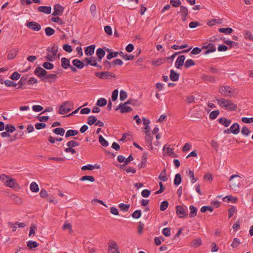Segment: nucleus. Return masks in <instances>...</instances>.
<instances>
[{"instance_id": "1", "label": "nucleus", "mask_w": 253, "mask_h": 253, "mask_svg": "<svg viewBox=\"0 0 253 253\" xmlns=\"http://www.w3.org/2000/svg\"><path fill=\"white\" fill-rule=\"evenodd\" d=\"M218 104L222 108L230 111H235L237 109V105L230 100L224 98L216 99Z\"/></svg>"}, {"instance_id": "2", "label": "nucleus", "mask_w": 253, "mask_h": 253, "mask_svg": "<svg viewBox=\"0 0 253 253\" xmlns=\"http://www.w3.org/2000/svg\"><path fill=\"white\" fill-rule=\"evenodd\" d=\"M73 109V104L69 101L64 102L59 109L58 113L64 115L68 113Z\"/></svg>"}, {"instance_id": "3", "label": "nucleus", "mask_w": 253, "mask_h": 253, "mask_svg": "<svg viewBox=\"0 0 253 253\" xmlns=\"http://www.w3.org/2000/svg\"><path fill=\"white\" fill-rule=\"evenodd\" d=\"M95 76L102 80H107L110 79V77L116 78L115 74L108 71L103 72H96L94 73Z\"/></svg>"}, {"instance_id": "4", "label": "nucleus", "mask_w": 253, "mask_h": 253, "mask_svg": "<svg viewBox=\"0 0 253 253\" xmlns=\"http://www.w3.org/2000/svg\"><path fill=\"white\" fill-rule=\"evenodd\" d=\"M235 89L230 86H221L219 87L218 91L222 95L226 96H230V93L235 92Z\"/></svg>"}, {"instance_id": "5", "label": "nucleus", "mask_w": 253, "mask_h": 253, "mask_svg": "<svg viewBox=\"0 0 253 253\" xmlns=\"http://www.w3.org/2000/svg\"><path fill=\"white\" fill-rule=\"evenodd\" d=\"M203 49H206L204 51V54L207 55L210 53L216 51V47L212 42H210L207 44V42L204 43V45L202 46Z\"/></svg>"}, {"instance_id": "6", "label": "nucleus", "mask_w": 253, "mask_h": 253, "mask_svg": "<svg viewBox=\"0 0 253 253\" xmlns=\"http://www.w3.org/2000/svg\"><path fill=\"white\" fill-rule=\"evenodd\" d=\"M176 214L179 218H183L188 214V211L186 207L184 208L182 206L178 205L175 208Z\"/></svg>"}, {"instance_id": "7", "label": "nucleus", "mask_w": 253, "mask_h": 253, "mask_svg": "<svg viewBox=\"0 0 253 253\" xmlns=\"http://www.w3.org/2000/svg\"><path fill=\"white\" fill-rule=\"evenodd\" d=\"M34 74L41 78L42 81H45V78L47 72L41 67H37L34 71Z\"/></svg>"}, {"instance_id": "8", "label": "nucleus", "mask_w": 253, "mask_h": 253, "mask_svg": "<svg viewBox=\"0 0 253 253\" xmlns=\"http://www.w3.org/2000/svg\"><path fill=\"white\" fill-rule=\"evenodd\" d=\"M109 253H120L118 245L115 241H110L108 244Z\"/></svg>"}, {"instance_id": "9", "label": "nucleus", "mask_w": 253, "mask_h": 253, "mask_svg": "<svg viewBox=\"0 0 253 253\" xmlns=\"http://www.w3.org/2000/svg\"><path fill=\"white\" fill-rule=\"evenodd\" d=\"M26 26L29 29L36 32L39 31L42 28L41 25L35 21H27Z\"/></svg>"}, {"instance_id": "10", "label": "nucleus", "mask_w": 253, "mask_h": 253, "mask_svg": "<svg viewBox=\"0 0 253 253\" xmlns=\"http://www.w3.org/2000/svg\"><path fill=\"white\" fill-rule=\"evenodd\" d=\"M54 11L52 15L58 16L62 15L65 8L60 4H55L53 6Z\"/></svg>"}, {"instance_id": "11", "label": "nucleus", "mask_w": 253, "mask_h": 253, "mask_svg": "<svg viewBox=\"0 0 253 253\" xmlns=\"http://www.w3.org/2000/svg\"><path fill=\"white\" fill-rule=\"evenodd\" d=\"M84 62H85L84 66H87L90 65L92 66H97V60L93 57H86L85 58L84 60Z\"/></svg>"}, {"instance_id": "12", "label": "nucleus", "mask_w": 253, "mask_h": 253, "mask_svg": "<svg viewBox=\"0 0 253 253\" xmlns=\"http://www.w3.org/2000/svg\"><path fill=\"white\" fill-rule=\"evenodd\" d=\"M119 109H120V112L121 113H129L130 112L132 109L129 106H127L124 104H120L118 107L115 109V111H117Z\"/></svg>"}, {"instance_id": "13", "label": "nucleus", "mask_w": 253, "mask_h": 253, "mask_svg": "<svg viewBox=\"0 0 253 253\" xmlns=\"http://www.w3.org/2000/svg\"><path fill=\"white\" fill-rule=\"evenodd\" d=\"M185 57L184 55H180L175 62V66L177 69H180L184 64Z\"/></svg>"}, {"instance_id": "14", "label": "nucleus", "mask_w": 253, "mask_h": 253, "mask_svg": "<svg viewBox=\"0 0 253 253\" xmlns=\"http://www.w3.org/2000/svg\"><path fill=\"white\" fill-rule=\"evenodd\" d=\"M54 72L56 73V74H47V75L45 76V78H44L45 80V82L54 83L56 81V80L57 79V74L58 73V72H56L55 71Z\"/></svg>"}, {"instance_id": "15", "label": "nucleus", "mask_w": 253, "mask_h": 253, "mask_svg": "<svg viewBox=\"0 0 253 253\" xmlns=\"http://www.w3.org/2000/svg\"><path fill=\"white\" fill-rule=\"evenodd\" d=\"M39 12L45 14H50L51 12V7L50 6H40L38 8Z\"/></svg>"}, {"instance_id": "16", "label": "nucleus", "mask_w": 253, "mask_h": 253, "mask_svg": "<svg viewBox=\"0 0 253 253\" xmlns=\"http://www.w3.org/2000/svg\"><path fill=\"white\" fill-rule=\"evenodd\" d=\"M95 48V46L94 44L87 46L84 49L85 55L87 56L92 55L94 52Z\"/></svg>"}, {"instance_id": "17", "label": "nucleus", "mask_w": 253, "mask_h": 253, "mask_svg": "<svg viewBox=\"0 0 253 253\" xmlns=\"http://www.w3.org/2000/svg\"><path fill=\"white\" fill-rule=\"evenodd\" d=\"M231 133L237 134L240 132V126L237 123H234L230 127Z\"/></svg>"}, {"instance_id": "18", "label": "nucleus", "mask_w": 253, "mask_h": 253, "mask_svg": "<svg viewBox=\"0 0 253 253\" xmlns=\"http://www.w3.org/2000/svg\"><path fill=\"white\" fill-rule=\"evenodd\" d=\"M72 63L74 66L79 69H81L84 66V63L79 59H75L72 61Z\"/></svg>"}, {"instance_id": "19", "label": "nucleus", "mask_w": 253, "mask_h": 253, "mask_svg": "<svg viewBox=\"0 0 253 253\" xmlns=\"http://www.w3.org/2000/svg\"><path fill=\"white\" fill-rule=\"evenodd\" d=\"M180 75L173 70L170 71L169 78L172 82H176L178 80Z\"/></svg>"}, {"instance_id": "20", "label": "nucleus", "mask_w": 253, "mask_h": 253, "mask_svg": "<svg viewBox=\"0 0 253 253\" xmlns=\"http://www.w3.org/2000/svg\"><path fill=\"white\" fill-rule=\"evenodd\" d=\"M96 54L97 56V59L96 60L99 62H100L101 59L105 55V51L103 48H99L96 50Z\"/></svg>"}, {"instance_id": "21", "label": "nucleus", "mask_w": 253, "mask_h": 253, "mask_svg": "<svg viewBox=\"0 0 253 253\" xmlns=\"http://www.w3.org/2000/svg\"><path fill=\"white\" fill-rule=\"evenodd\" d=\"M201 79L205 81H207L211 83H215L216 82L214 77L208 74H203L201 77Z\"/></svg>"}, {"instance_id": "22", "label": "nucleus", "mask_w": 253, "mask_h": 253, "mask_svg": "<svg viewBox=\"0 0 253 253\" xmlns=\"http://www.w3.org/2000/svg\"><path fill=\"white\" fill-rule=\"evenodd\" d=\"M223 201L225 202H231L233 203H236L238 202V199L236 197H234L231 195L225 196L223 198Z\"/></svg>"}, {"instance_id": "23", "label": "nucleus", "mask_w": 253, "mask_h": 253, "mask_svg": "<svg viewBox=\"0 0 253 253\" xmlns=\"http://www.w3.org/2000/svg\"><path fill=\"white\" fill-rule=\"evenodd\" d=\"M84 250L88 252V253H92V252H95V250L93 248V245L89 242H87L85 243L84 245Z\"/></svg>"}, {"instance_id": "24", "label": "nucleus", "mask_w": 253, "mask_h": 253, "mask_svg": "<svg viewBox=\"0 0 253 253\" xmlns=\"http://www.w3.org/2000/svg\"><path fill=\"white\" fill-rule=\"evenodd\" d=\"M61 66L64 69H67L69 68L71 64L70 63V59H67L65 57L62 58L61 60Z\"/></svg>"}, {"instance_id": "25", "label": "nucleus", "mask_w": 253, "mask_h": 253, "mask_svg": "<svg viewBox=\"0 0 253 253\" xmlns=\"http://www.w3.org/2000/svg\"><path fill=\"white\" fill-rule=\"evenodd\" d=\"M18 52V50L12 48L8 52L7 55V59L8 60H12L14 59L16 56L17 55V54Z\"/></svg>"}, {"instance_id": "26", "label": "nucleus", "mask_w": 253, "mask_h": 253, "mask_svg": "<svg viewBox=\"0 0 253 253\" xmlns=\"http://www.w3.org/2000/svg\"><path fill=\"white\" fill-rule=\"evenodd\" d=\"M219 123L225 127H228L231 123V120H228L225 118H221L218 120Z\"/></svg>"}, {"instance_id": "27", "label": "nucleus", "mask_w": 253, "mask_h": 253, "mask_svg": "<svg viewBox=\"0 0 253 253\" xmlns=\"http://www.w3.org/2000/svg\"><path fill=\"white\" fill-rule=\"evenodd\" d=\"M15 184H16L15 180L13 178H9L8 179H7L5 182V185L7 187H9L10 188H14Z\"/></svg>"}, {"instance_id": "28", "label": "nucleus", "mask_w": 253, "mask_h": 253, "mask_svg": "<svg viewBox=\"0 0 253 253\" xmlns=\"http://www.w3.org/2000/svg\"><path fill=\"white\" fill-rule=\"evenodd\" d=\"M202 244V240L200 238L194 239L191 243V246L194 248H197Z\"/></svg>"}, {"instance_id": "29", "label": "nucleus", "mask_w": 253, "mask_h": 253, "mask_svg": "<svg viewBox=\"0 0 253 253\" xmlns=\"http://www.w3.org/2000/svg\"><path fill=\"white\" fill-rule=\"evenodd\" d=\"M189 209L190 210L189 217L190 218L194 217L196 216L197 212V209L193 206H190Z\"/></svg>"}, {"instance_id": "30", "label": "nucleus", "mask_w": 253, "mask_h": 253, "mask_svg": "<svg viewBox=\"0 0 253 253\" xmlns=\"http://www.w3.org/2000/svg\"><path fill=\"white\" fill-rule=\"evenodd\" d=\"M79 132L77 130L74 129H69L67 131L65 134V137L68 138L70 136H73L77 135L78 134Z\"/></svg>"}, {"instance_id": "31", "label": "nucleus", "mask_w": 253, "mask_h": 253, "mask_svg": "<svg viewBox=\"0 0 253 253\" xmlns=\"http://www.w3.org/2000/svg\"><path fill=\"white\" fill-rule=\"evenodd\" d=\"M222 40L223 41V42L226 43L228 45H229L230 48H231L232 47H233L234 46H238V44H239V43L238 42H235L233 41H231L230 40H226L225 38H223Z\"/></svg>"}, {"instance_id": "32", "label": "nucleus", "mask_w": 253, "mask_h": 253, "mask_svg": "<svg viewBox=\"0 0 253 253\" xmlns=\"http://www.w3.org/2000/svg\"><path fill=\"white\" fill-rule=\"evenodd\" d=\"M181 181L182 178L181 175L179 173L176 174L174 179V184L178 186L181 183Z\"/></svg>"}, {"instance_id": "33", "label": "nucleus", "mask_w": 253, "mask_h": 253, "mask_svg": "<svg viewBox=\"0 0 253 253\" xmlns=\"http://www.w3.org/2000/svg\"><path fill=\"white\" fill-rule=\"evenodd\" d=\"M159 179L163 181H167L168 179L166 176V169H164L159 176Z\"/></svg>"}, {"instance_id": "34", "label": "nucleus", "mask_w": 253, "mask_h": 253, "mask_svg": "<svg viewBox=\"0 0 253 253\" xmlns=\"http://www.w3.org/2000/svg\"><path fill=\"white\" fill-rule=\"evenodd\" d=\"M109 60L106 59L103 62V65L104 66V70L108 71L111 68L112 66V62L109 61Z\"/></svg>"}, {"instance_id": "35", "label": "nucleus", "mask_w": 253, "mask_h": 253, "mask_svg": "<svg viewBox=\"0 0 253 253\" xmlns=\"http://www.w3.org/2000/svg\"><path fill=\"white\" fill-rule=\"evenodd\" d=\"M53 132L57 135L63 136L65 133V130L62 127H57L53 130Z\"/></svg>"}, {"instance_id": "36", "label": "nucleus", "mask_w": 253, "mask_h": 253, "mask_svg": "<svg viewBox=\"0 0 253 253\" xmlns=\"http://www.w3.org/2000/svg\"><path fill=\"white\" fill-rule=\"evenodd\" d=\"M218 31L220 33H223L227 35H229L231 34L233 30L231 28H219L218 29Z\"/></svg>"}, {"instance_id": "37", "label": "nucleus", "mask_w": 253, "mask_h": 253, "mask_svg": "<svg viewBox=\"0 0 253 253\" xmlns=\"http://www.w3.org/2000/svg\"><path fill=\"white\" fill-rule=\"evenodd\" d=\"M120 210L122 211H128L130 205L129 204H125L124 203H121L118 206Z\"/></svg>"}, {"instance_id": "38", "label": "nucleus", "mask_w": 253, "mask_h": 253, "mask_svg": "<svg viewBox=\"0 0 253 253\" xmlns=\"http://www.w3.org/2000/svg\"><path fill=\"white\" fill-rule=\"evenodd\" d=\"M30 189L31 191L35 193L38 192L40 190L38 184L35 182H32L30 184Z\"/></svg>"}, {"instance_id": "39", "label": "nucleus", "mask_w": 253, "mask_h": 253, "mask_svg": "<svg viewBox=\"0 0 253 253\" xmlns=\"http://www.w3.org/2000/svg\"><path fill=\"white\" fill-rule=\"evenodd\" d=\"M97 121V118L94 116H89L87 118V124L90 126L95 124Z\"/></svg>"}, {"instance_id": "40", "label": "nucleus", "mask_w": 253, "mask_h": 253, "mask_svg": "<svg viewBox=\"0 0 253 253\" xmlns=\"http://www.w3.org/2000/svg\"><path fill=\"white\" fill-rule=\"evenodd\" d=\"M98 139L99 143L104 147H107L109 145L108 141L104 139V138L100 135L98 136Z\"/></svg>"}, {"instance_id": "41", "label": "nucleus", "mask_w": 253, "mask_h": 253, "mask_svg": "<svg viewBox=\"0 0 253 253\" xmlns=\"http://www.w3.org/2000/svg\"><path fill=\"white\" fill-rule=\"evenodd\" d=\"M51 20L53 22L57 23L59 25H63L65 23L64 21L61 18L57 16L52 17Z\"/></svg>"}, {"instance_id": "42", "label": "nucleus", "mask_w": 253, "mask_h": 253, "mask_svg": "<svg viewBox=\"0 0 253 253\" xmlns=\"http://www.w3.org/2000/svg\"><path fill=\"white\" fill-rule=\"evenodd\" d=\"M107 104V100L103 98H99L96 103V105L99 107H104Z\"/></svg>"}, {"instance_id": "43", "label": "nucleus", "mask_w": 253, "mask_h": 253, "mask_svg": "<svg viewBox=\"0 0 253 253\" xmlns=\"http://www.w3.org/2000/svg\"><path fill=\"white\" fill-rule=\"evenodd\" d=\"M5 129L9 134L14 132L16 130L15 127L13 125L9 124L6 125Z\"/></svg>"}, {"instance_id": "44", "label": "nucleus", "mask_w": 253, "mask_h": 253, "mask_svg": "<svg viewBox=\"0 0 253 253\" xmlns=\"http://www.w3.org/2000/svg\"><path fill=\"white\" fill-rule=\"evenodd\" d=\"M166 62V59L160 58L157 60L152 61V64L156 66H159Z\"/></svg>"}, {"instance_id": "45", "label": "nucleus", "mask_w": 253, "mask_h": 253, "mask_svg": "<svg viewBox=\"0 0 253 253\" xmlns=\"http://www.w3.org/2000/svg\"><path fill=\"white\" fill-rule=\"evenodd\" d=\"M80 180L81 181L88 180L91 182H93L94 181L95 178L93 176L85 175V176H83L81 178H80Z\"/></svg>"}, {"instance_id": "46", "label": "nucleus", "mask_w": 253, "mask_h": 253, "mask_svg": "<svg viewBox=\"0 0 253 253\" xmlns=\"http://www.w3.org/2000/svg\"><path fill=\"white\" fill-rule=\"evenodd\" d=\"M195 62L192 59H187L184 64V67L185 68H188L191 66H194Z\"/></svg>"}, {"instance_id": "47", "label": "nucleus", "mask_w": 253, "mask_h": 253, "mask_svg": "<svg viewBox=\"0 0 253 253\" xmlns=\"http://www.w3.org/2000/svg\"><path fill=\"white\" fill-rule=\"evenodd\" d=\"M39 244L36 241H29L27 242V246L30 249L37 247Z\"/></svg>"}, {"instance_id": "48", "label": "nucleus", "mask_w": 253, "mask_h": 253, "mask_svg": "<svg viewBox=\"0 0 253 253\" xmlns=\"http://www.w3.org/2000/svg\"><path fill=\"white\" fill-rule=\"evenodd\" d=\"M119 55V51L110 52L106 56L107 60H111L113 58H115L118 56Z\"/></svg>"}, {"instance_id": "49", "label": "nucleus", "mask_w": 253, "mask_h": 253, "mask_svg": "<svg viewBox=\"0 0 253 253\" xmlns=\"http://www.w3.org/2000/svg\"><path fill=\"white\" fill-rule=\"evenodd\" d=\"M141 216V211L140 210H137L135 211L131 214L132 218L138 219Z\"/></svg>"}, {"instance_id": "50", "label": "nucleus", "mask_w": 253, "mask_h": 253, "mask_svg": "<svg viewBox=\"0 0 253 253\" xmlns=\"http://www.w3.org/2000/svg\"><path fill=\"white\" fill-rule=\"evenodd\" d=\"M188 176L191 179V181L192 183H194L198 180V178L194 177V172L192 170H189Z\"/></svg>"}, {"instance_id": "51", "label": "nucleus", "mask_w": 253, "mask_h": 253, "mask_svg": "<svg viewBox=\"0 0 253 253\" xmlns=\"http://www.w3.org/2000/svg\"><path fill=\"white\" fill-rule=\"evenodd\" d=\"M45 33L46 36H50L55 33V30L51 27H47L45 29Z\"/></svg>"}, {"instance_id": "52", "label": "nucleus", "mask_w": 253, "mask_h": 253, "mask_svg": "<svg viewBox=\"0 0 253 253\" xmlns=\"http://www.w3.org/2000/svg\"><path fill=\"white\" fill-rule=\"evenodd\" d=\"M42 67L47 70H51L54 68V65L52 63L49 62H45L43 63Z\"/></svg>"}, {"instance_id": "53", "label": "nucleus", "mask_w": 253, "mask_h": 253, "mask_svg": "<svg viewBox=\"0 0 253 253\" xmlns=\"http://www.w3.org/2000/svg\"><path fill=\"white\" fill-rule=\"evenodd\" d=\"M219 112H220L218 110L212 111L210 114V118L211 120L215 119L219 115Z\"/></svg>"}, {"instance_id": "54", "label": "nucleus", "mask_w": 253, "mask_h": 253, "mask_svg": "<svg viewBox=\"0 0 253 253\" xmlns=\"http://www.w3.org/2000/svg\"><path fill=\"white\" fill-rule=\"evenodd\" d=\"M222 23V20L221 19H212L210 21H209L207 24L209 26H212L215 23L221 24Z\"/></svg>"}, {"instance_id": "55", "label": "nucleus", "mask_w": 253, "mask_h": 253, "mask_svg": "<svg viewBox=\"0 0 253 253\" xmlns=\"http://www.w3.org/2000/svg\"><path fill=\"white\" fill-rule=\"evenodd\" d=\"M169 202L167 201H164L161 203L160 210L161 211H165L168 207Z\"/></svg>"}, {"instance_id": "56", "label": "nucleus", "mask_w": 253, "mask_h": 253, "mask_svg": "<svg viewBox=\"0 0 253 253\" xmlns=\"http://www.w3.org/2000/svg\"><path fill=\"white\" fill-rule=\"evenodd\" d=\"M237 212V209L235 207L232 206L228 210V217L230 218L233 216L234 214Z\"/></svg>"}, {"instance_id": "57", "label": "nucleus", "mask_w": 253, "mask_h": 253, "mask_svg": "<svg viewBox=\"0 0 253 253\" xmlns=\"http://www.w3.org/2000/svg\"><path fill=\"white\" fill-rule=\"evenodd\" d=\"M241 133L245 136H247L251 133V131L246 126H244L242 128Z\"/></svg>"}, {"instance_id": "58", "label": "nucleus", "mask_w": 253, "mask_h": 253, "mask_svg": "<svg viewBox=\"0 0 253 253\" xmlns=\"http://www.w3.org/2000/svg\"><path fill=\"white\" fill-rule=\"evenodd\" d=\"M58 51V46L54 43L52 45V46L51 47V52L52 53L53 56H55L57 54V53Z\"/></svg>"}, {"instance_id": "59", "label": "nucleus", "mask_w": 253, "mask_h": 253, "mask_svg": "<svg viewBox=\"0 0 253 253\" xmlns=\"http://www.w3.org/2000/svg\"><path fill=\"white\" fill-rule=\"evenodd\" d=\"M119 91L117 89L114 90L112 93L111 99L113 101H115L118 96Z\"/></svg>"}, {"instance_id": "60", "label": "nucleus", "mask_w": 253, "mask_h": 253, "mask_svg": "<svg viewBox=\"0 0 253 253\" xmlns=\"http://www.w3.org/2000/svg\"><path fill=\"white\" fill-rule=\"evenodd\" d=\"M213 208L211 206H204L201 208V211L203 213L205 212L206 211H209L211 212L213 211Z\"/></svg>"}, {"instance_id": "61", "label": "nucleus", "mask_w": 253, "mask_h": 253, "mask_svg": "<svg viewBox=\"0 0 253 253\" xmlns=\"http://www.w3.org/2000/svg\"><path fill=\"white\" fill-rule=\"evenodd\" d=\"M78 145H79V143L73 140L69 141L67 144V146L68 147H70L72 148Z\"/></svg>"}, {"instance_id": "62", "label": "nucleus", "mask_w": 253, "mask_h": 253, "mask_svg": "<svg viewBox=\"0 0 253 253\" xmlns=\"http://www.w3.org/2000/svg\"><path fill=\"white\" fill-rule=\"evenodd\" d=\"M202 49V47L199 48L198 47H195L191 51V54L192 55H196L199 54L201 52Z\"/></svg>"}, {"instance_id": "63", "label": "nucleus", "mask_w": 253, "mask_h": 253, "mask_svg": "<svg viewBox=\"0 0 253 253\" xmlns=\"http://www.w3.org/2000/svg\"><path fill=\"white\" fill-rule=\"evenodd\" d=\"M163 234L166 237H169L170 235V228L169 227L165 228L162 230Z\"/></svg>"}, {"instance_id": "64", "label": "nucleus", "mask_w": 253, "mask_h": 253, "mask_svg": "<svg viewBox=\"0 0 253 253\" xmlns=\"http://www.w3.org/2000/svg\"><path fill=\"white\" fill-rule=\"evenodd\" d=\"M20 74L17 72H14L10 76V78L12 80H17L20 78Z\"/></svg>"}]
</instances>
